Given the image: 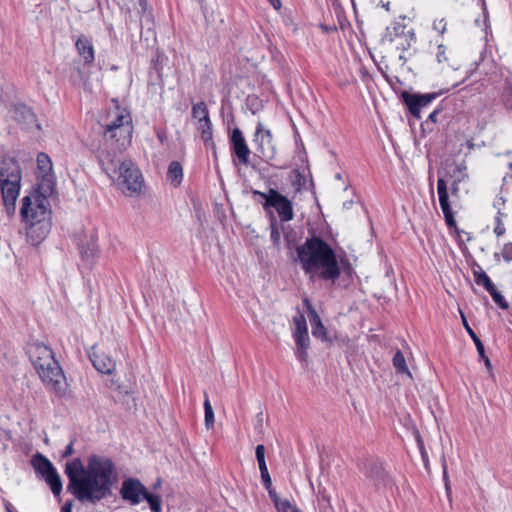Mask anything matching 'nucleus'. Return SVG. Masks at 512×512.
<instances>
[{
    "label": "nucleus",
    "mask_w": 512,
    "mask_h": 512,
    "mask_svg": "<svg viewBox=\"0 0 512 512\" xmlns=\"http://www.w3.org/2000/svg\"><path fill=\"white\" fill-rule=\"evenodd\" d=\"M68 489L80 502L95 504L111 494L115 465L111 459L92 455L85 467L80 458L66 463Z\"/></svg>",
    "instance_id": "nucleus-1"
},
{
    "label": "nucleus",
    "mask_w": 512,
    "mask_h": 512,
    "mask_svg": "<svg viewBox=\"0 0 512 512\" xmlns=\"http://www.w3.org/2000/svg\"><path fill=\"white\" fill-rule=\"evenodd\" d=\"M297 261L306 275L312 280L319 278L334 284L341 275L337 255L322 238L312 236L296 248Z\"/></svg>",
    "instance_id": "nucleus-2"
},
{
    "label": "nucleus",
    "mask_w": 512,
    "mask_h": 512,
    "mask_svg": "<svg viewBox=\"0 0 512 512\" xmlns=\"http://www.w3.org/2000/svg\"><path fill=\"white\" fill-rule=\"evenodd\" d=\"M99 159L103 170L113 180L117 181L119 188L128 196L139 195L143 187V177L139 168L130 159H121L116 153L113 155L102 150Z\"/></svg>",
    "instance_id": "nucleus-3"
},
{
    "label": "nucleus",
    "mask_w": 512,
    "mask_h": 512,
    "mask_svg": "<svg viewBox=\"0 0 512 512\" xmlns=\"http://www.w3.org/2000/svg\"><path fill=\"white\" fill-rule=\"evenodd\" d=\"M28 357L46 387L57 394L64 391L65 376L52 349L41 342L27 345Z\"/></svg>",
    "instance_id": "nucleus-4"
},
{
    "label": "nucleus",
    "mask_w": 512,
    "mask_h": 512,
    "mask_svg": "<svg viewBox=\"0 0 512 512\" xmlns=\"http://www.w3.org/2000/svg\"><path fill=\"white\" fill-rule=\"evenodd\" d=\"M99 123L104 129V140L115 143V149L121 151L130 145L133 130L132 118L125 108L116 104Z\"/></svg>",
    "instance_id": "nucleus-5"
},
{
    "label": "nucleus",
    "mask_w": 512,
    "mask_h": 512,
    "mask_svg": "<svg viewBox=\"0 0 512 512\" xmlns=\"http://www.w3.org/2000/svg\"><path fill=\"white\" fill-rule=\"evenodd\" d=\"M22 182V169L15 158H3L0 162V194L7 215H14L16 200Z\"/></svg>",
    "instance_id": "nucleus-6"
},
{
    "label": "nucleus",
    "mask_w": 512,
    "mask_h": 512,
    "mask_svg": "<svg viewBox=\"0 0 512 512\" xmlns=\"http://www.w3.org/2000/svg\"><path fill=\"white\" fill-rule=\"evenodd\" d=\"M22 220L29 225L28 234L32 236L37 229L41 230L39 235L45 236L49 231V203L41 195H28L22 199L20 209Z\"/></svg>",
    "instance_id": "nucleus-7"
},
{
    "label": "nucleus",
    "mask_w": 512,
    "mask_h": 512,
    "mask_svg": "<svg viewBox=\"0 0 512 512\" xmlns=\"http://www.w3.org/2000/svg\"><path fill=\"white\" fill-rule=\"evenodd\" d=\"M119 494L124 501L133 506L146 500L152 512L162 511L161 497L157 494L150 493L138 478L129 477L124 479Z\"/></svg>",
    "instance_id": "nucleus-8"
},
{
    "label": "nucleus",
    "mask_w": 512,
    "mask_h": 512,
    "mask_svg": "<svg viewBox=\"0 0 512 512\" xmlns=\"http://www.w3.org/2000/svg\"><path fill=\"white\" fill-rule=\"evenodd\" d=\"M400 18L401 20H395L386 27L382 42L395 43L398 50L405 52L416 42V35L413 28H407L403 23L405 16Z\"/></svg>",
    "instance_id": "nucleus-9"
},
{
    "label": "nucleus",
    "mask_w": 512,
    "mask_h": 512,
    "mask_svg": "<svg viewBox=\"0 0 512 512\" xmlns=\"http://www.w3.org/2000/svg\"><path fill=\"white\" fill-rule=\"evenodd\" d=\"M253 193L263 197L265 199L263 205L264 209L269 207L274 208L281 221L288 222L293 219L294 212L292 202L277 190L271 188L267 193L256 190Z\"/></svg>",
    "instance_id": "nucleus-10"
},
{
    "label": "nucleus",
    "mask_w": 512,
    "mask_h": 512,
    "mask_svg": "<svg viewBox=\"0 0 512 512\" xmlns=\"http://www.w3.org/2000/svg\"><path fill=\"white\" fill-rule=\"evenodd\" d=\"M253 143L255 145L256 154L263 161L270 163L275 158L276 146L273 142L272 132L261 122L257 123Z\"/></svg>",
    "instance_id": "nucleus-11"
},
{
    "label": "nucleus",
    "mask_w": 512,
    "mask_h": 512,
    "mask_svg": "<svg viewBox=\"0 0 512 512\" xmlns=\"http://www.w3.org/2000/svg\"><path fill=\"white\" fill-rule=\"evenodd\" d=\"M131 5L123 4L120 11L124 15L125 23L128 27L135 25L142 27L144 18H151L152 8L148 0H127Z\"/></svg>",
    "instance_id": "nucleus-12"
},
{
    "label": "nucleus",
    "mask_w": 512,
    "mask_h": 512,
    "mask_svg": "<svg viewBox=\"0 0 512 512\" xmlns=\"http://www.w3.org/2000/svg\"><path fill=\"white\" fill-rule=\"evenodd\" d=\"M442 91L419 94V93H409L404 91L402 93V99L405 105L408 107L410 114L416 118H421V110L428 107L434 100H436L440 95H442Z\"/></svg>",
    "instance_id": "nucleus-13"
},
{
    "label": "nucleus",
    "mask_w": 512,
    "mask_h": 512,
    "mask_svg": "<svg viewBox=\"0 0 512 512\" xmlns=\"http://www.w3.org/2000/svg\"><path fill=\"white\" fill-rule=\"evenodd\" d=\"M230 147L241 164L247 165L249 163V156L251 152L242 131L237 127L231 132Z\"/></svg>",
    "instance_id": "nucleus-14"
},
{
    "label": "nucleus",
    "mask_w": 512,
    "mask_h": 512,
    "mask_svg": "<svg viewBox=\"0 0 512 512\" xmlns=\"http://www.w3.org/2000/svg\"><path fill=\"white\" fill-rule=\"evenodd\" d=\"M303 304L308 312L312 335L323 342H332V338L328 335L327 329L309 299H304Z\"/></svg>",
    "instance_id": "nucleus-15"
},
{
    "label": "nucleus",
    "mask_w": 512,
    "mask_h": 512,
    "mask_svg": "<svg viewBox=\"0 0 512 512\" xmlns=\"http://www.w3.org/2000/svg\"><path fill=\"white\" fill-rule=\"evenodd\" d=\"M437 192L439 196L440 207L445 218V222L450 229L453 228L456 230L457 224L454 218V213L452 212V209L450 207L447 185L444 178L442 177H439L437 180Z\"/></svg>",
    "instance_id": "nucleus-16"
},
{
    "label": "nucleus",
    "mask_w": 512,
    "mask_h": 512,
    "mask_svg": "<svg viewBox=\"0 0 512 512\" xmlns=\"http://www.w3.org/2000/svg\"><path fill=\"white\" fill-rule=\"evenodd\" d=\"M89 358L94 368L102 374L110 375L116 369V362L114 359L105 353H97L96 351H92L89 354Z\"/></svg>",
    "instance_id": "nucleus-17"
},
{
    "label": "nucleus",
    "mask_w": 512,
    "mask_h": 512,
    "mask_svg": "<svg viewBox=\"0 0 512 512\" xmlns=\"http://www.w3.org/2000/svg\"><path fill=\"white\" fill-rule=\"evenodd\" d=\"M79 250L83 264L87 268H92L98 257V246L96 240L91 237L86 240V242L79 245Z\"/></svg>",
    "instance_id": "nucleus-18"
},
{
    "label": "nucleus",
    "mask_w": 512,
    "mask_h": 512,
    "mask_svg": "<svg viewBox=\"0 0 512 512\" xmlns=\"http://www.w3.org/2000/svg\"><path fill=\"white\" fill-rule=\"evenodd\" d=\"M366 477L370 478L375 484L383 482L386 473L380 461L367 460L361 468Z\"/></svg>",
    "instance_id": "nucleus-19"
},
{
    "label": "nucleus",
    "mask_w": 512,
    "mask_h": 512,
    "mask_svg": "<svg viewBox=\"0 0 512 512\" xmlns=\"http://www.w3.org/2000/svg\"><path fill=\"white\" fill-rule=\"evenodd\" d=\"M78 54L83 58L86 65H91L94 62V48L91 40L85 35L78 37L75 43Z\"/></svg>",
    "instance_id": "nucleus-20"
},
{
    "label": "nucleus",
    "mask_w": 512,
    "mask_h": 512,
    "mask_svg": "<svg viewBox=\"0 0 512 512\" xmlns=\"http://www.w3.org/2000/svg\"><path fill=\"white\" fill-rule=\"evenodd\" d=\"M31 465L36 474L42 478L56 471L52 462L43 454L37 452L31 459Z\"/></svg>",
    "instance_id": "nucleus-21"
},
{
    "label": "nucleus",
    "mask_w": 512,
    "mask_h": 512,
    "mask_svg": "<svg viewBox=\"0 0 512 512\" xmlns=\"http://www.w3.org/2000/svg\"><path fill=\"white\" fill-rule=\"evenodd\" d=\"M293 338L296 344V349L294 352L295 357L297 358L298 361H300L303 364V366H306L308 362L307 350L310 347L309 334L298 335L297 337Z\"/></svg>",
    "instance_id": "nucleus-22"
},
{
    "label": "nucleus",
    "mask_w": 512,
    "mask_h": 512,
    "mask_svg": "<svg viewBox=\"0 0 512 512\" xmlns=\"http://www.w3.org/2000/svg\"><path fill=\"white\" fill-rule=\"evenodd\" d=\"M13 117L16 121L26 126H30L36 122L35 114L25 105L16 106L13 110Z\"/></svg>",
    "instance_id": "nucleus-23"
},
{
    "label": "nucleus",
    "mask_w": 512,
    "mask_h": 512,
    "mask_svg": "<svg viewBox=\"0 0 512 512\" xmlns=\"http://www.w3.org/2000/svg\"><path fill=\"white\" fill-rule=\"evenodd\" d=\"M197 129L200 131V136L206 147H214L212 123L210 118L203 119L198 123Z\"/></svg>",
    "instance_id": "nucleus-24"
},
{
    "label": "nucleus",
    "mask_w": 512,
    "mask_h": 512,
    "mask_svg": "<svg viewBox=\"0 0 512 512\" xmlns=\"http://www.w3.org/2000/svg\"><path fill=\"white\" fill-rule=\"evenodd\" d=\"M167 179L170 183L177 187L181 184L183 180V168L182 165L178 161H172L169 164L167 171Z\"/></svg>",
    "instance_id": "nucleus-25"
},
{
    "label": "nucleus",
    "mask_w": 512,
    "mask_h": 512,
    "mask_svg": "<svg viewBox=\"0 0 512 512\" xmlns=\"http://www.w3.org/2000/svg\"><path fill=\"white\" fill-rule=\"evenodd\" d=\"M460 315H461L463 326H464L465 330L467 331L468 335L473 340V342L476 346L477 352L479 354V357H484V349L485 348H484L482 341L476 335V333L473 331V329L469 326L466 316L462 311H460Z\"/></svg>",
    "instance_id": "nucleus-26"
},
{
    "label": "nucleus",
    "mask_w": 512,
    "mask_h": 512,
    "mask_svg": "<svg viewBox=\"0 0 512 512\" xmlns=\"http://www.w3.org/2000/svg\"><path fill=\"white\" fill-rule=\"evenodd\" d=\"M43 479L45 480L47 485H49L52 493L55 496H59L62 491V481H61V478H60L57 470L54 471L53 473L43 477Z\"/></svg>",
    "instance_id": "nucleus-27"
},
{
    "label": "nucleus",
    "mask_w": 512,
    "mask_h": 512,
    "mask_svg": "<svg viewBox=\"0 0 512 512\" xmlns=\"http://www.w3.org/2000/svg\"><path fill=\"white\" fill-rule=\"evenodd\" d=\"M392 362H393V366L395 367L397 373L406 374L409 377H411V373H410V371L408 369V366L406 364L405 357H404L403 353L400 350H397L395 352V354L393 356V359H392Z\"/></svg>",
    "instance_id": "nucleus-28"
},
{
    "label": "nucleus",
    "mask_w": 512,
    "mask_h": 512,
    "mask_svg": "<svg viewBox=\"0 0 512 512\" xmlns=\"http://www.w3.org/2000/svg\"><path fill=\"white\" fill-rule=\"evenodd\" d=\"M294 329L292 332L293 337H297L298 335L308 334V328L306 319L303 314H298L293 317Z\"/></svg>",
    "instance_id": "nucleus-29"
},
{
    "label": "nucleus",
    "mask_w": 512,
    "mask_h": 512,
    "mask_svg": "<svg viewBox=\"0 0 512 512\" xmlns=\"http://www.w3.org/2000/svg\"><path fill=\"white\" fill-rule=\"evenodd\" d=\"M37 167L39 171L47 176L50 172H52V161L50 157L46 153H39L37 156Z\"/></svg>",
    "instance_id": "nucleus-30"
},
{
    "label": "nucleus",
    "mask_w": 512,
    "mask_h": 512,
    "mask_svg": "<svg viewBox=\"0 0 512 512\" xmlns=\"http://www.w3.org/2000/svg\"><path fill=\"white\" fill-rule=\"evenodd\" d=\"M192 117L197 119L198 123H200V121H203V119L209 118L208 108L203 101L193 105Z\"/></svg>",
    "instance_id": "nucleus-31"
},
{
    "label": "nucleus",
    "mask_w": 512,
    "mask_h": 512,
    "mask_svg": "<svg viewBox=\"0 0 512 512\" xmlns=\"http://www.w3.org/2000/svg\"><path fill=\"white\" fill-rule=\"evenodd\" d=\"M474 277L476 284L484 286L487 291L493 290L495 285L481 268L478 271H474Z\"/></svg>",
    "instance_id": "nucleus-32"
},
{
    "label": "nucleus",
    "mask_w": 512,
    "mask_h": 512,
    "mask_svg": "<svg viewBox=\"0 0 512 512\" xmlns=\"http://www.w3.org/2000/svg\"><path fill=\"white\" fill-rule=\"evenodd\" d=\"M270 239H271L273 245L275 247L279 248L281 237H280V231H279V224L275 217H272L271 221H270Z\"/></svg>",
    "instance_id": "nucleus-33"
},
{
    "label": "nucleus",
    "mask_w": 512,
    "mask_h": 512,
    "mask_svg": "<svg viewBox=\"0 0 512 512\" xmlns=\"http://www.w3.org/2000/svg\"><path fill=\"white\" fill-rule=\"evenodd\" d=\"M488 293L491 295L493 301L503 310H507L509 308V304L506 301L505 297L493 287V290H489Z\"/></svg>",
    "instance_id": "nucleus-34"
},
{
    "label": "nucleus",
    "mask_w": 512,
    "mask_h": 512,
    "mask_svg": "<svg viewBox=\"0 0 512 512\" xmlns=\"http://www.w3.org/2000/svg\"><path fill=\"white\" fill-rule=\"evenodd\" d=\"M205 425L209 429L214 424V412L208 398L204 401Z\"/></svg>",
    "instance_id": "nucleus-35"
},
{
    "label": "nucleus",
    "mask_w": 512,
    "mask_h": 512,
    "mask_svg": "<svg viewBox=\"0 0 512 512\" xmlns=\"http://www.w3.org/2000/svg\"><path fill=\"white\" fill-rule=\"evenodd\" d=\"M255 455H256V459H257L259 468L267 466L266 465V461H265V447H264V445L259 444V445L256 446V448H255Z\"/></svg>",
    "instance_id": "nucleus-36"
},
{
    "label": "nucleus",
    "mask_w": 512,
    "mask_h": 512,
    "mask_svg": "<svg viewBox=\"0 0 512 512\" xmlns=\"http://www.w3.org/2000/svg\"><path fill=\"white\" fill-rule=\"evenodd\" d=\"M267 491H268L269 497L271 498V500L275 504V507H276L278 512H279L280 504H289L288 500H281L278 497L276 491L272 488V486L270 487V489H267Z\"/></svg>",
    "instance_id": "nucleus-37"
},
{
    "label": "nucleus",
    "mask_w": 512,
    "mask_h": 512,
    "mask_svg": "<svg viewBox=\"0 0 512 512\" xmlns=\"http://www.w3.org/2000/svg\"><path fill=\"white\" fill-rule=\"evenodd\" d=\"M260 474H261V480L263 482V485L266 489H270L272 486L271 477L268 472L267 466L259 468Z\"/></svg>",
    "instance_id": "nucleus-38"
},
{
    "label": "nucleus",
    "mask_w": 512,
    "mask_h": 512,
    "mask_svg": "<svg viewBox=\"0 0 512 512\" xmlns=\"http://www.w3.org/2000/svg\"><path fill=\"white\" fill-rule=\"evenodd\" d=\"M436 59L440 64L448 61L447 48L442 44L437 47Z\"/></svg>",
    "instance_id": "nucleus-39"
},
{
    "label": "nucleus",
    "mask_w": 512,
    "mask_h": 512,
    "mask_svg": "<svg viewBox=\"0 0 512 512\" xmlns=\"http://www.w3.org/2000/svg\"><path fill=\"white\" fill-rule=\"evenodd\" d=\"M442 111V109L440 107L434 109L428 116L427 120L422 124V126H429V123H437L438 122V115L440 114V112Z\"/></svg>",
    "instance_id": "nucleus-40"
},
{
    "label": "nucleus",
    "mask_w": 512,
    "mask_h": 512,
    "mask_svg": "<svg viewBox=\"0 0 512 512\" xmlns=\"http://www.w3.org/2000/svg\"><path fill=\"white\" fill-rule=\"evenodd\" d=\"M502 257L506 262L512 261V243L504 245L502 250Z\"/></svg>",
    "instance_id": "nucleus-41"
},
{
    "label": "nucleus",
    "mask_w": 512,
    "mask_h": 512,
    "mask_svg": "<svg viewBox=\"0 0 512 512\" xmlns=\"http://www.w3.org/2000/svg\"><path fill=\"white\" fill-rule=\"evenodd\" d=\"M446 22L444 19L435 20L433 23V27L435 30H437L439 33L443 34L446 31Z\"/></svg>",
    "instance_id": "nucleus-42"
},
{
    "label": "nucleus",
    "mask_w": 512,
    "mask_h": 512,
    "mask_svg": "<svg viewBox=\"0 0 512 512\" xmlns=\"http://www.w3.org/2000/svg\"><path fill=\"white\" fill-rule=\"evenodd\" d=\"M254 428L257 432H259V433L262 432V429H263V413L262 412H259L256 415Z\"/></svg>",
    "instance_id": "nucleus-43"
},
{
    "label": "nucleus",
    "mask_w": 512,
    "mask_h": 512,
    "mask_svg": "<svg viewBox=\"0 0 512 512\" xmlns=\"http://www.w3.org/2000/svg\"><path fill=\"white\" fill-rule=\"evenodd\" d=\"M417 442H418V445H419V448H420V451H421L422 459H423L424 463L427 464V462H428L427 452L424 449L423 442H422L421 437L419 435L417 436Z\"/></svg>",
    "instance_id": "nucleus-44"
},
{
    "label": "nucleus",
    "mask_w": 512,
    "mask_h": 512,
    "mask_svg": "<svg viewBox=\"0 0 512 512\" xmlns=\"http://www.w3.org/2000/svg\"><path fill=\"white\" fill-rule=\"evenodd\" d=\"M74 453V448H73V441H71L64 449L63 453H62V457L63 458H67L71 455H73Z\"/></svg>",
    "instance_id": "nucleus-45"
},
{
    "label": "nucleus",
    "mask_w": 512,
    "mask_h": 512,
    "mask_svg": "<svg viewBox=\"0 0 512 512\" xmlns=\"http://www.w3.org/2000/svg\"><path fill=\"white\" fill-rule=\"evenodd\" d=\"M508 167H509L510 172L504 176L503 185H508L509 182L512 183V161L508 163Z\"/></svg>",
    "instance_id": "nucleus-46"
},
{
    "label": "nucleus",
    "mask_w": 512,
    "mask_h": 512,
    "mask_svg": "<svg viewBox=\"0 0 512 512\" xmlns=\"http://www.w3.org/2000/svg\"><path fill=\"white\" fill-rule=\"evenodd\" d=\"M463 175L460 177L458 176L452 183V186H451V191H452V194L453 195H456L458 193V183L463 179Z\"/></svg>",
    "instance_id": "nucleus-47"
},
{
    "label": "nucleus",
    "mask_w": 512,
    "mask_h": 512,
    "mask_svg": "<svg viewBox=\"0 0 512 512\" xmlns=\"http://www.w3.org/2000/svg\"><path fill=\"white\" fill-rule=\"evenodd\" d=\"M494 232L497 236H501L505 233V228L500 221H498V224L495 227Z\"/></svg>",
    "instance_id": "nucleus-48"
},
{
    "label": "nucleus",
    "mask_w": 512,
    "mask_h": 512,
    "mask_svg": "<svg viewBox=\"0 0 512 512\" xmlns=\"http://www.w3.org/2000/svg\"><path fill=\"white\" fill-rule=\"evenodd\" d=\"M318 495H319V497H321L322 501H324L328 504L330 503V497L328 495H326L325 492L322 491L321 489H319Z\"/></svg>",
    "instance_id": "nucleus-49"
},
{
    "label": "nucleus",
    "mask_w": 512,
    "mask_h": 512,
    "mask_svg": "<svg viewBox=\"0 0 512 512\" xmlns=\"http://www.w3.org/2000/svg\"><path fill=\"white\" fill-rule=\"evenodd\" d=\"M480 358L484 361L486 368L488 370H491L492 365H491V362H490L489 358L487 357V355L484 353V357H480Z\"/></svg>",
    "instance_id": "nucleus-50"
},
{
    "label": "nucleus",
    "mask_w": 512,
    "mask_h": 512,
    "mask_svg": "<svg viewBox=\"0 0 512 512\" xmlns=\"http://www.w3.org/2000/svg\"><path fill=\"white\" fill-rule=\"evenodd\" d=\"M270 2V4L275 8V9H280L281 7V2L280 0H268Z\"/></svg>",
    "instance_id": "nucleus-51"
},
{
    "label": "nucleus",
    "mask_w": 512,
    "mask_h": 512,
    "mask_svg": "<svg viewBox=\"0 0 512 512\" xmlns=\"http://www.w3.org/2000/svg\"><path fill=\"white\" fill-rule=\"evenodd\" d=\"M5 509H6L7 512H13L12 505L9 502H6Z\"/></svg>",
    "instance_id": "nucleus-52"
},
{
    "label": "nucleus",
    "mask_w": 512,
    "mask_h": 512,
    "mask_svg": "<svg viewBox=\"0 0 512 512\" xmlns=\"http://www.w3.org/2000/svg\"><path fill=\"white\" fill-rule=\"evenodd\" d=\"M62 512H71V507H70V505H65V506L62 508Z\"/></svg>",
    "instance_id": "nucleus-53"
},
{
    "label": "nucleus",
    "mask_w": 512,
    "mask_h": 512,
    "mask_svg": "<svg viewBox=\"0 0 512 512\" xmlns=\"http://www.w3.org/2000/svg\"><path fill=\"white\" fill-rule=\"evenodd\" d=\"M399 60H401L403 63H405L407 61V58L403 54H401L399 56Z\"/></svg>",
    "instance_id": "nucleus-54"
},
{
    "label": "nucleus",
    "mask_w": 512,
    "mask_h": 512,
    "mask_svg": "<svg viewBox=\"0 0 512 512\" xmlns=\"http://www.w3.org/2000/svg\"><path fill=\"white\" fill-rule=\"evenodd\" d=\"M454 171H458L459 174H462V170L459 166H455Z\"/></svg>",
    "instance_id": "nucleus-55"
},
{
    "label": "nucleus",
    "mask_w": 512,
    "mask_h": 512,
    "mask_svg": "<svg viewBox=\"0 0 512 512\" xmlns=\"http://www.w3.org/2000/svg\"><path fill=\"white\" fill-rule=\"evenodd\" d=\"M443 477H444L445 480L447 479V471H446L445 467H444V471H443Z\"/></svg>",
    "instance_id": "nucleus-56"
},
{
    "label": "nucleus",
    "mask_w": 512,
    "mask_h": 512,
    "mask_svg": "<svg viewBox=\"0 0 512 512\" xmlns=\"http://www.w3.org/2000/svg\"><path fill=\"white\" fill-rule=\"evenodd\" d=\"M389 6H390V3H386L385 5H383V7L388 11L389 10Z\"/></svg>",
    "instance_id": "nucleus-57"
},
{
    "label": "nucleus",
    "mask_w": 512,
    "mask_h": 512,
    "mask_svg": "<svg viewBox=\"0 0 512 512\" xmlns=\"http://www.w3.org/2000/svg\"><path fill=\"white\" fill-rule=\"evenodd\" d=\"M160 483H161V481H160V480H158V482L156 483L155 487L159 486V485H160Z\"/></svg>",
    "instance_id": "nucleus-58"
},
{
    "label": "nucleus",
    "mask_w": 512,
    "mask_h": 512,
    "mask_svg": "<svg viewBox=\"0 0 512 512\" xmlns=\"http://www.w3.org/2000/svg\"><path fill=\"white\" fill-rule=\"evenodd\" d=\"M277 168L284 169L286 166H277Z\"/></svg>",
    "instance_id": "nucleus-59"
},
{
    "label": "nucleus",
    "mask_w": 512,
    "mask_h": 512,
    "mask_svg": "<svg viewBox=\"0 0 512 512\" xmlns=\"http://www.w3.org/2000/svg\"><path fill=\"white\" fill-rule=\"evenodd\" d=\"M351 2H352L353 7H355V2H354V0H351Z\"/></svg>",
    "instance_id": "nucleus-60"
},
{
    "label": "nucleus",
    "mask_w": 512,
    "mask_h": 512,
    "mask_svg": "<svg viewBox=\"0 0 512 512\" xmlns=\"http://www.w3.org/2000/svg\"><path fill=\"white\" fill-rule=\"evenodd\" d=\"M113 1H114V2H117V3L119 4L118 0H113Z\"/></svg>",
    "instance_id": "nucleus-61"
}]
</instances>
